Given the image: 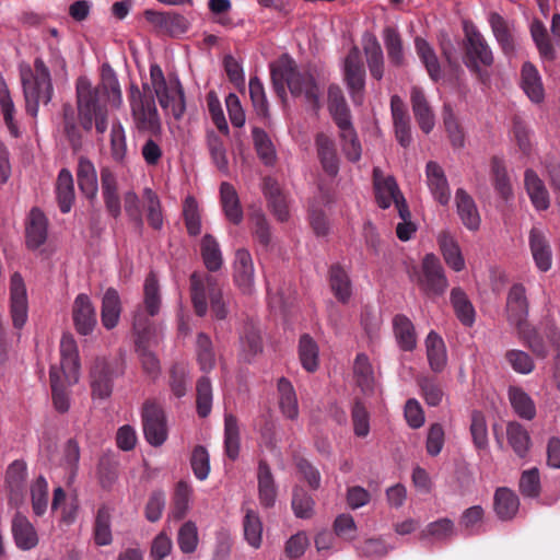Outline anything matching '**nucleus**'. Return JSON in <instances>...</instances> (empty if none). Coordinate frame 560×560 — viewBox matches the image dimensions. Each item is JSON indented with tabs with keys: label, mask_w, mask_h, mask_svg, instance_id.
<instances>
[{
	"label": "nucleus",
	"mask_w": 560,
	"mask_h": 560,
	"mask_svg": "<svg viewBox=\"0 0 560 560\" xmlns=\"http://www.w3.org/2000/svg\"><path fill=\"white\" fill-rule=\"evenodd\" d=\"M113 106L119 107L122 103L120 85L116 77L107 83L93 85L86 77H79L75 82L77 115L71 104L62 106L63 132L73 149L82 144L80 127L90 132L95 127L97 133L103 135L108 128V109L106 100Z\"/></svg>",
	"instance_id": "1"
},
{
	"label": "nucleus",
	"mask_w": 560,
	"mask_h": 560,
	"mask_svg": "<svg viewBox=\"0 0 560 560\" xmlns=\"http://www.w3.org/2000/svg\"><path fill=\"white\" fill-rule=\"evenodd\" d=\"M270 72L273 90L279 97H285L287 85L293 96L303 95L315 110L319 108L320 90L311 72L299 71L289 57L283 58L279 65L271 66Z\"/></svg>",
	"instance_id": "2"
},
{
	"label": "nucleus",
	"mask_w": 560,
	"mask_h": 560,
	"mask_svg": "<svg viewBox=\"0 0 560 560\" xmlns=\"http://www.w3.org/2000/svg\"><path fill=\"white\" fill-rule=\"evenodd\" d=\"M140 95L154 96L165 114L172 115L176 120L183 118L186 110L185 92L176 73L165 75L158 63L150 66V82L139 88Z\"/></svg>",
	"instance_id": "3"
},
{
	"label": "nucleus",
	"mask_w": 560,
	"mask_h": 560,
	"mask_svg": "<svg viewBox=\"0 0 560 560\" xmlns=\"http://www.w3.org/2000/svg\"><path fill=\"white\" fill-rule=\"evenodd\" d=\"M190 295L195 313L203 317L208 312V301L217 319H225L229 314V295L213 276H200L194 272L190 276Z\"/></svg>",
	"instance_id": "4"
},
{
	"label": "nucleus",
	"mask_w": 560,
	"mask_h": 560,
	"mask_svg": "<svg viewBox=\"0 0 560 560\" xmlns=\"http://www.w3.org/2000/svg\"><path fill=\"white\" fill-rule=\"evenodd\" d=\"M21 81L25 98L26 113L32 117L38 114L39 104L47 105L54 93L50 71L42 58L34 61V71L31 68L21 71Z\"/></svg>",
	"instance_id": "5"
},
{
	"label": "nucleus",
	"mask_w": 560,
	"mask_h": 560,
	"mask_svg": "<svg viewBox=\"0 0 560 560\" xmlns=\"http://www.w3.org/2000/svg\"><path fill=\"white\" fill-rule=\"evenodd\" d=\"M132 328L136 335L135 349L142 370L154 380L161 373L160 360L153 351V347L158 345L155 328L141 311H138L133 316Z\"/></svg>",
	"instance_id": "6"
},
{
	"label": "nucleus",
	"mask_w": 560,
	"mask_h": 560,
	"mask_svg": "<svg viewBox=\"0 0 560 560\" xmlns=\"http://www.w3.org/2000/svg\"><path fill=\"white\" fill-rule=\"evenodd\" d=\"M125 362L122 358H96L90 369V387L93 402L102 404L109 399L113 393L114 381L124 374Z\"/></svg>",
	"instance_id": "7"
},
{
	"label": "nucleus",
	"mask_w": 560,
	"mask_h": 560,
	"mask_svg": "<svg viewBox=\"0 0 560 560\" xmlns=\"http://www.w3.org/2000/svg\"><path fill=\"white\" fill-rule=\"evenodd\" d=\"M464 33L463 62L468 70L476 73L481 81H486L488 75L482 68H489L493 65L494 57L492 49L476 26L465 24Z\"/></svg>",
	"instance_id": "8"
},
{
	"label": "nucleus",
	"mask_w": 560,
	"mask_h": 560,
	"mask_svg": "<svg viewBox=\"0 0 560 560\" xmlns=\"http://www.w3.org/2000/svg\"><path fill=\"white\" fill-rule=\"evenodd\" d=\"M128 101L133 128L140 133L159 135L162 122L154 96H141L139 86L131 84Z\"/></svg>",
	"instance_id": "9"
},
{
	"label": "nucleus",
	"mask_w": 560,
	"mask_h": 560,
	"mask_svg": "<svg viewBox=\"0 0 560 560\" xmlns=\"http://www.w3.org/2000/svg\"><path fill=\"white\" fill-rule=\"evenodd\" d=\"M411 279L416 278L420 290L428 296H441L448 288L444 268L433 253L425 254L420 270H413Z\"/></svg>",
	"instance_id": "10"
},
{
	"label": "nucleus",
	"mask_w": 560,
	"mask_h": 560,
	"mask_svg": "<svg viewBox=\"0 0 560 560\" xmlns=\"http://www.w3.org/2000/svg\"><path fill=\"white\" fill-rule=\"evenodd\" d=\"M345 82L354 105H362L364 101L365 68L360 49L353 46L343 62Z\"/></svg>",
	"instance_id": "11"
},
{
	"label": "nucleus",
	"mask_w": 560,
	"mask_h": 560,
	"mask_svg": "<svg viewBox=\"0 0 560 560\" xmlns=\"http://www.w3.org/2000/svg\"><path fill=\"white\" fill-rule=\"evenodd\" d=\"M60 371L69 383H78L80 377V359L78 346L71 335H63L60 340V363L51 365Z\"/></svg>",
	"instance_id": "12"
},
{
	"label": "nucleus",
	"mask_w": 560,
	"mask_h": 560,
	"mask_svg": "<svg viewBox=\"0 0 560 560\" xmlns=\"http://www.w3.org/2000/svg\"><path fill=\"white\" fill-rule=\"evenodd\" d=\"M233 279L236 287L244 294H252L255 290V270L250 253L245 248L235 252L233 262Z\"/></svg>",
	"instance_id": "13"
},
{
	"label": "nucleus",
	"mask_w": 560,
	"mask_h": 560,
	"mask_svg": "<svg viewBox=\"0 0 560 560\" xmlns=\"http://www.w3.org/2000/svg\"><path fill=\"white\" fill-rule=\"evenodd\" d=\"M508 319L517 329L526 326L528 316V301L523 284L515 283L511 287L506 299Z\"/></svg>",
	"instance_id": "14"
},
{
	"label": "nucleus",
	"mask_w": 560,
	"mask_h": 560,
	"mask_svg": "<svg viewBox=\"0 0 560 560\" xmlns=\"http://www.w3.org/2000/svg\"><path fill=\"white\" fill-rule=\"evenodd\" d=\"M144 16L148 22L171 36H179L186 33L189 28L188 20L176 12H158L147 10Z\"/></svg>",
	"instance_id": "15"
},
{
	"label": "nucleus",
	"mask_w": 560,
	"mask_h": 560,
	"mask_svg": "<svg viewBox=\"0 0 560 560\" xmlns=\"http://www.w3.org/2000/svg\"><path fill=\"white\" fill-rule=\"evenodd\" d=\"M72 318L77 331L83 336L90 335L96 326L95 307L86 294L81 293L75 298L72 306Z\"/></svg>",
	"instance_id": "16"
},
{
	"label": "nucleus",
	"mask_w": 560,
	"mask_h": 560,
	"mask_svg": "<svg viewBox=\"0 0 560 560\" xmlns=\"http://www.w3.org/2000/svg\"><path fill=\"white\" fill-rule=\"evenodd\" d=\"M11 317L16 329H21L27 320L26 289L22 276L18 272L11 277Z\"/></svg>",
	"instance_id": "17"
},
{
	"label": "nucleus",
	"mask_w": 560,
	"mask_h": 560,
	"mask_svg": "<svg viewBox=\"0 0 560 560\" xmlns=\"http://www.w3.org/2000/svg\"><path fill=\"white\" fill-rule=\"evenodd\" d=\"M27 467L25 462H12L5 472V485L9 490V503L14 506L22 504L25 492Z\"/></svg>",
	"instance_id": "18"
},
{
	"label": "nucleus",
	"mask_w": 560,
	"mask_h": 560,
	"mask_svg": "<svg viewBox=\"0 0 560 560\" xmlns=\"http://www.w3.org/2000/svg\"><path fill=\"white\" fill-rule=\"evenodd\" d=\"M427 184L434 198L440 205L446 206L451 200V189L443 168L433 161L425 166Z\"/></svg>",
	"instance_id": "19"
},
{
	"label": "nucleus",
	"mask_w": 560,
	"mask_h": 560,
	"mask_svg": "<svg viewBox=\"0 0 560 560\" xmlns=\"http://www.w3.org/2000/svg\"><path fill=\"white\" fill-rule=\"evenodd\" d=\"M528 243L538 270L548 271L552 265V250L545 233L538 228H533L529 231Z\"/></svg>",
	"instance_id": "20"
},
{
	"label": "nucleus",
	"mask_w": 560,
	"mask_h": 560,
	"mask_svg": "<svg viewBox=\"0 0 560 560\" xmlns=\"http://www.w3.org/2000/svg\"><path fill=\"white\" fill-rule=\"evenodd\" d=\"M327 97L328 112L338 129L353 125L351 112L341 88L337 84H330L328 88Z\"/></svg>",
	"instance_id": "21"
},
{
	"label": "nucleus",
	"mask_w": 560,
	"mask_h": 560,
	"mask_svg": "<svg viewBox=\"0 0 560 560\" xmlns=\"http://www.w3.org/2000/svg\"><path fill=\"white\" fill-rule=\"evenodd\" d=\"M49 380L54 408L62 415L70 408V387L75 383H69L68 378L56 368H50Z\"/></svg>",
	"instance_id": "22"
},
{
	"label": "nucleus",
	"mask_w": 560,
	"mask_h": 560,
	"mask_svg": "<svg viewBox=\"0 0 560 560\" xmlns=\"http://www.w3.org/2000/svg\"><path fill=\"white\" fill-rule=\"evenodd\" d=\"M315 147L325 173L329 176H336L339 172V160L334 139L324 132H319L315 137Z\"/></svg>",
	"instance_id": "23"
},
{
	"label": "nucleus",
	"mask_w": 560,
	"mask_h": 560,
	"mask_svg": "<svg viewBox=\"0 0 560 560\" xmlns=\"http://www.w3.org/2000/svg\"><path fill=\"white\" fill-rule=\"evenodd\" d=\"M455 203L462 223L468 230L477 231L480 226L481 218L472 197L464 188H458L455 192Z\"/></svg>",
	"instance_id": "24"
},
{
	"label": "nucleus",
	"mask_w": 560,
	"mask_h": 560,
	"mask_svg": "<svg viewBox=\"0 0 560 560\" xmlns=\"http://www.w3.org/2000/svg\"><path fill=\"white\" fill-rule=\"evenodd\" d=\"M101 187L106 211L114 219L119 218L121 213V202L118 195L117 178L108 168H102L101 171Z\"/></svg>",
	"instance_id": "25"
},
{
	"label": "nucleus",
	"mask_w": 560,
	"mask_h": 560,
	"mask_svg": "<svg viewBox=\"0 0 560 560\" xmlns=\"http://www.w3.org/2000/svg\"><path fill=\"white\" fill-rule=\"evenodd\" d=\"M373 179L375 198L381 208H389L393 202H396L398 196H402L393 176H383L378 168H374Z\"/></svg>",
	"instance_id": "26"
},
{
	"label": "nucleus",
	"mask_w": 560,
	"mask_h": 560,
	"mask_svg": "<svg viewBox=\"0 0 560 560\" xmlns=\"http://www.w3.org/2000/svg\"><path fill=\"white\" fill-rule=\"evenodd\" d=\"M521 88L533 103L539 104L545 100L541 75L537 68L529 61L524 62L522 66Z\"/></svg>",
	"instance_id": "27"
},
{
	"label": "nucleus",
	"mask_w": 560,
	"mask_h": 560,
	"mask_svg": "<svg viewBox=\"0 0 560 560\" xmlns=\"http://www.w3.org/2000/svg\"><path fill=\"white\" fill-rule=\"evenodd\" d=\"M410 101L415 118L420 129L424 133H430L434 128L435 121L434 114L424 92L420 88L413 86L411 89Z\"/></svg>",
	"instance_id": "28"
},
{
	"label": "nucleus",
	"mask_w": 560,
	"mask_h": 560,
	"mask_svg": "<svg viewBox=\"0 0 560 560\" xmlns=\"http://www.w3.org/2000/svg\"><path fill=\"white\" fill-rule=\"evenodd\" d=\"M12 535L21 550H31L38 545V535L26 516L18 513L12 520Z\"/></svg>",
	"instance_id": "29"
},
{
	"label": "nucleus",
	"mask_w": 560,
	"mask_h": 560,
	"mask_svg": "<svg viewBox=\"0 0 560 560\" xmlns=\"http://www.w3.org/2000/svg\"><path fill=\"white\" fill-rule=\"evenodd\" d=\"M524 184L534 208L542 211L549 208L550 197L542 179L530 168L525 171Z\"/></svg>",
	"instance_id": "30"
},
{
	"label": "nucleus",
	"mask_w": 560,
	"mask_h": 560,
	"mask_svg": "<svg viewBox=\"0 0 560 560\" xmlns=\"http://www.w3.org/2000/svg\"><path fill=\"white\" fill-rule=\"evenodd\" d=\"M262 191L268 200L269 209L276 218L281 222L287 221L289 219L288 203L277 180L271 177H266L262 184Z\"/></svg>",
	"instance_id": "31"
},
{
	"label": "nucleus",
	"mask_w": 560,
	"mask_h": 560,
	"mask_svg": "<svg viewBox=\"0 0 560 560\" xmlns=\"http://www.w3.org/2000/svg\"><path fill=\"white\" fill-rule=\"evenodd\" d=\"M493 508L499 520L504 522L511 521L518 511L520 499L513 490L501 487L494 492Z\"/></svg>",
	"instance_id": "32"
},
{
	"label": "nucleus",
	"mask_w": 560,
	"mask_h": 560,
	"mask_svg": "<svg viewBox=\"0 0 560 560\" xmlns=\"http://www.w3.org/2000/svg\"><path fill=\"white\" fill-rule=\"evenodd\" d=\"M77 179L82 194L91 200L94 199L98 190L97 173L92 161L85 156L79 158Z\"/></svg>",
	"instance_id": "33"
},
{
	"label": "nucleus",
	"mask_w": 560,
	"mask_h": 560,
	"mask_svg": "<svg viewBox=\"0 0 560 560\" xmlns=\"http://www.w3.org/2000/svg\"><path fill=\"white\" fill-rule=\"evenodd\" d=\"M259 502L264 508L275 505L277 499V486L269 465L260 460L257 471Z\"/></svg>",
	"instance_id": "34"
},
{
	"label": "nucleus",
	"mask_w": 560,
	"mask_h": 560,
	"mask_svg": "<svg viewBox=\"0 0 560 560\" xmlns=\"http://www.w3.org/2000/svg\"><path fill=\"white\" fill-rule=\"evenodd\" d=\"M489 23L504 55L508 57L514 56L516 51V43L514 34L510 30L508 22L499 13L493 12L490 14Z\"/></svg>",
	"instance_id": "35"
},
{
	"label": "nucleus",
	"mask_w": 560,
	"mask_h": 560,
	"mask_svg": "<svg viewBox=\"0 0 560 560\" xmlns=\"http://www.w3.org/2000/svg\"><path fill=\"white\" fill-rule=\"evenodd\" d=\"M220 199L225 218L233 224L238 225L243 221V209L237 191L234 186L223 182L220 186Z\"/></svg>",
	"instance_id": "36"
},
{
	"label": "nucleus",
	"mask_w": 560,
	"mask_h": 560,
	"mask_svg": "<svg viewBox=\"0 0 560 560\" xmlns=\"http://www.w3.org/2000/svg\"><path fill=\"white\" fill-rule=\"evenodd\" d=\"M393 329L398 347L402 351H412L417 347V334L412 322L404 314L393 318Z\"/></svg>",
	"instance_id": "37"
},
{
	"label": "nucleus",
	"mask_w": 560,
	"mask_h": 560,
	"mask_svg": "<svg viewBox=\"0 0 560 560\" xmlns=\"http://www.w3.org/2000/svg\"><path fill=\"white\" fill-rule=\"evenodd\" d=\"M353 377L355 385L365 395L372 394L375 389V375L372 364L364 353H359L353 362Z\"/></svg>",
	"instance_id": "38"
},
{
	"label": "nucleus",
	"mask_w": 560,
	"mask_h": 560,
	"mask_svg": "<svg viewBox=\"0 0 560 560\" xmlns=\"http://www.w3.org/2000/svg\"><path fill=\"white\" fill-rule=\"evenodd\" d=\"M121 313L120 296L116 289L108 288L102 299L101 320L106 329L117 326Z\"/></svg>",
	"instance_id": "39"
},
{
	"label": "nucleus",
	"mask_w": 560,
	"mask_h": 560,
	"mask_svg": "<svg viewBox=\"0 0 560 560\" xmlns=\"http://www.w3.org/2000/svg\"><path fill=\"white\" fill-rule=\"evenodd\" d=\"M438 243L446 265L456 272L464 270L465 259L454 237L448 232H442L438 236Z\"/></svg>",
	"instance_id": "40"
},
{
	"label": "nucleus",
	"mask_w": 560,
	"mask_h": 560,
	"mask_svg": "<svg viewBox=\"0 0 560 560\" xmlns=\"http://www.w3.org/2000/svg\"><path fill=\"white\" fill-rule=\"evenodd\" d=\"M363 50L371 75L377 81L382 80L384 75V54L374 35L364 37Z\"/></svg>",
	"instance_id": "41"
},
{
	"label": "nucleus",
	"mask_w": 560,
	"mask_h": 560,
	"mask_svg": "<svg viewBox=\"0 0 560 560\" xmlns=\"http://www.w3.org/2000/svg\"><path fill=\"white\" fill-rule=\"evenodd\" d=\"M143 294L144 310L142 308V306H139L135 313L141 311L142 314L150 320V317H153L159 314L161 307L160 285L153 272L149 273L148 277L145 278ZM135 315L136 314H133V316Z\"/></svg>",
	"instance_id": "42"
},
{
	"label": "nucleus",
	"mask_w": 560,
	"mask_h": 560,
	"mask_svg": "<svg viewBox=\"0 0 560 560\" xmlns=\"http://www.w3.org/2000/svg\"><path fill=\"white\" fill-rule=\"evenodd\" d=\"M47 240V219L37 208L31 210L30 224L26 228V243L30 248L36 249Z\"/></svg>",
	"instance_id": "43"
},
{
	"label": "nucleus",
	"mask_w": 560,
	"mask_h": 560,
	"mask_svg": "<svg viewBox=\"0 0 560 560\" xmlns=\"http://www.w3.org/2000/svg\"><path fill=\"white\" fill-rule=\"evenodd\" d=\"M415 48L418 57L425 67V70L433 82L442 79L443 73L440 66L439 58L433 47L423 38L417 37L415 39Z\"/></svg>",
	"instance_id": "44"
},
{
	"label": "nucleus",
	"mask_w": 560,
	"mask_h": 560,
	"mask_svg": "<svg viewBox=\"0 0 560 560\" xmlns=\"http://www.w3.org/2000/svg\"><path fill=\"white\" fill-rule=\"evenodd\" d=\"M56 196L60 211L68 213L74 202L73 176L68 168H61L58 174Z\"/></svg>",
	"instance_id": "45"
},
{
	"label": "nucleus",
	"mask_w": 560,
	"mask_h": 560,
	"mask_svg": "<svg viewBox=\"0 0 560 560\" xmlns=\"http://www.w3.org/2000/svg\"><path fill=\"white\" fill-rule=\"evenodd\" d=\"M427 357L430 368L441 372L447 362L446 348L442 337L431 330L425 338Z\"/></svg>",
	"instance_id": "46"
},
{
	"label": "nucleus",
	"mask_w": 560,
	"mask_h": 560,
	"mask_svg": "<svg viewBox=\"0 0 560 560\" xmlns=\"http://www.w3.org/2000/svg\"><path fill=\"white\" fill-rule=\"evenodd\" d=\"M450 300L458 320L464 326L471 327L476 319V312L467 294L460 288H453Z\"/></svg>",
	"instance_id": "47"
},
{
	"label": "nucleus",
	"mask_w": 560,
	"mask_h": 560,
	"mask_svg": "<svg viewBox=\"0 0 560 560\" xmlns=\"http://www.w3.org/2000/svg\"><path fill=\"white\" fill-rule=\"evenodd\" d=\"M329 284L336 299L347 303L352 294L351 280L348 272L339 265H332L329 269Z\"/></svg>",
	"instance_id": "48"
},
{
	"label": "nucleus",
	"mask_w": 560,
	"mask_h": 560,
	"mask_svg": "<svg viewBox=\"0 0 560 560\" xmlns=\"http://www.w3.org/2000/svg\"><path fill=\"white\" fill-rule=\"evenodd\" d=\"M279 407L289 420H295L299 415L298 398L292 383L281 377L278 381Z\"/></svg>",
	"instance_id": "49"
},
{
	"label": "nucleus",
	"mask_w": 560,
	"mask_h": 560,
	"mask_svg": "<svg viewBox=\"0 0 560 560\" xmlns=\"http://www.w3.org/2000/svg\"><path fill=\"white\" fill-rule=\"evenodd\" d=\"M240 341L242 353L246 361H250L262 351L260 329L252 322L244 325Z\"/></svg>",
	"instance_id": "50"
},
{
	"label": "nucleus",
	"mask_w": 560,
	"mask_h": 560,
	"mask_svg": "<svg viewBox=\"0 0 560 560\" xmlns=\"http://www.w3.org/2000/svg\"><path fill=\"white\" fill-rule=\"evenodd\" d=\"M252 138L254 148L260 161L266 166L275 165L277 161V152L269 135L259 127H253Z\"/></svg>",
	"instance_id": "51"
},
{
	"label": "nucleus",
	"mask_w": 560,
	"mask_h": 560,
	"mask_svg": "<svg viewBox=\"0 0 560 560\" xmlns=\"http://www.w3.org/2000/svg\"><path fill=\"white\" fill-rule=\"evenodd\" d=\"M200 253L206 268L211 271H218L223 265V257L218 241L211 235H203L200 243Z\"/></svg>",
	"instance_id": "52"
},
{
	"label": "nucleus",
	"mask_w": 560,
	"mask_h": 560,
	"mask_svg": "<svg viewBox=\"0 0 560 560\" xmlns=\"http://www.w3.org/2000/svg\"><path fill=\"white\" fill-rule=\"evenodd\" d=\"M509 399L514 412L523 420H533L536 416L535 402L522 388L511 387Z\"/></svg>",
	"instance_id": "53"
},
{
	"label": "nucleus",
	"mask_w": 560,
	"mask_h": 560,
	"mask_svg": "<svg viewBox=\"0 0 560 560\" xmlns=\"http://www.w3.org/2000/svg\"><path fill=\"white\" fill-rule=\"evenodd\" d=\"M530 35L538 49L539 56L544 61H553L556 50L549 40L547 28L539 20H534L530 24Z\"/></svg>",
	"instance_id": "54"
},
{
	"label": "nucleus",
	"mask_w": 560,
	"mask_h": 560,
	"mask_svg": "<svg viewBox=\"0 0 560 560\" xmlns=\"http://www.w3.org/2000/svg\"><path fill=\"white\" fill-rule=\"evenodd\" d=\"M118 460L112 453L101 456L97 465V477L103 489L109 490L118 478Z\"/></svg>",
	"instance_id": "55"
},
{
	"label": "nucleus",
	"mask_w": 560,
	"mask_h": 560,
	"mask_svg": "<svg viewBox=\"0 0 560 560\" xmlns=\"http://www.w3.org/2000/svg\"><path fill=\"white\" fill-rule=\"evenodd\" d=\"M196 357L202 372H210L215 365V353L210 337L199 332L196 339Z\"/></svg>",
	"instance_id": "56"
},
{
	"label": "nucleus",
	"mask_w": 560,
	"mask_h": 560,
	"mask_svg": "<svg viewBox=\"0 0 560 560\" xmlns=\"http://www.w3.org/2000/svg\"><path fill=\"white\" fill-rule=\"evenodd\" d=\"M383 39L390 63L396 67H401L405 61V56L401 37L398 31L394 27H386L383 31Z\"/></svg>",
	"instance_id": "57"
},
{
	"label": "nucleus",
	"mask_w": 560,
	"mask_h": 560,
	"mask_svg": "<svg viewBox=\"0 0 560 560\" xmlns=\"http://www.w3.org/2000/svg\"><path fill=\"white\" fill-rule=\"evenodd\" d=\"M249 96L256 114L262 119L270 118L269 103L262 82L258 77H252L248 83Z\"/></svg>",
	"instance_id": "58"
},
{
	"label": "nucleus",
	"mask_w": 560,
	"mask_h": 560,
	"mask_svg": "<svg viewBox=\"0 0 560 560\" xmlns=\"http://www.w3.org/2000/svg\"><path fill=\"white\" fill-rule=\"evenodd\" d=\"M342 151L350 162H358L362 155L361 143L353 125L339 128Z\"/></svg>",
	"instance_id": "59"
},
{
	"label": "nucleus",
	"mask_w": 560,
	"mask_h": 560,
	"mask_svg": "<svg viewBox=\"0 0 560 560\" xmlns=\"http://www.w3.org/2000/svg\"><path fill=\"white\" fill-rule=\"evenodd\" d=\"M506 434L513 451L520 457H525L530 445V438L528 432L522 427L520 422H509Z\"/></svg>",
	"instance_id": "60"
},
{
	"label": "nucleus",
	"mask_w": 560,
	"mask_h": 560,
	"mask_svg": "<svg viewBox=\"0 0 560 560\" xmlns=\"http://www.w3.org/2000/svg\"><path fill=\"white\" fill-rule=\"evenodd\" d=\"M299 357L302 366L307 372H314L318 368V346L308 335H303L299 342Z\"/></svg>",
	"instance_id": "61"
},
{
	"label": "nucleus",
	"mask_w": 560,
	"mask_h": 560,
	"mask_svg": "<svg viewBox=\"0 0 560 560\" xmlns=\"http://www.w3.org/2000/svg\"><path fill=\"white\" fill-rule=\"evenodd\" d=\"M491 171L494 189L503 199L508 200L513 191L503 161L494 156L491 161Z\"/></svg>",
	"instance_id": "62"
},
{
	"label": "nucleus",
	"mask_w": 560,
	"mask_h": 560,
	"mask_svg": "<svg viewBox=\"0 0 560 560\" xmlns=\"http://www.w3.org/2000/svg\"><path fill=\"white\" fill-rule=\"evenodd\" d=\"M94 541L97 546H108L113 541L110 514L106 508H100L94 523Z\"/></svg>",
	"instance_id": "63"
},
{
	"label": "nucleus",
	"mask_w": 560,
	"mask_h": 560,
	"mask_svg": "<svg viewBox=\"0 0 560 560\" xmlns=\"http://www.w3.org/2000/svg\"><path fill=\"white\" fill-rule=\"evenodd\" d=\"M315 501L313 497L302 487L293 489L291 506L294 515L299 518H310L314 513Z\"/></svg>",
	"instance_id": "64"
}]
</instances>
